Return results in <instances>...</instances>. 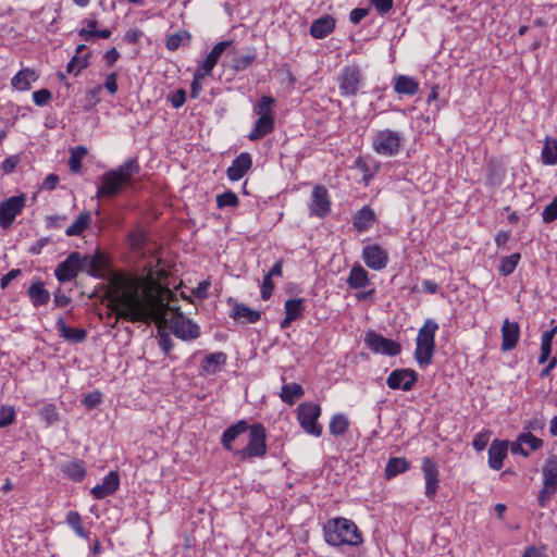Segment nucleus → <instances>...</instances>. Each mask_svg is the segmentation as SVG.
Here are the masks:
<instances>
[{
	"mask_svg": "<svg viewBox=\"0 0 557 557\" xmlns=\"http://www.w3.org/2000/svg\"><path fill=\"white\" fill-rule=\"evenodd\" d=\"M175 297L168 287L140 277H126L111 296L110 308L117 320L145 324L165 322L169 310L176 315L181 312L178 307L170 306Z\"/></svg>",
	"mask_w": 557,
	"mask_h": 557,
	"instance_id": "obj_1",
	"label": "nucleus"
},
{
	"mask_svg": "<svg viewBox=\"0 0 557 557\" xmlns=\"http://www.w3.org/2000/svg\"><path fill=\"white\" fill-rule=\"evenodd\" d=\"M140 171L138 159L132 157L126 159L115 169L104 172L101 183L97 187V198H113L120 195L126 186L132 185L133 178Z\"/></svg>",
	"mask_w": 557,
	"mask_h": 557,
	"instance_id": "obj_2",
	"label": "nucleus"
},
{
	"mask_svg": "<svg viewBox=\"0 0 557 557\" xmlns=\"http://www.w3.org/2000/svg\"><path fill=\"white\" fill-rule=\"evenodd\" d=\"M325 542L331 546H359L363 539L357 524L346 518H334L323 527Z\"/></svg>",
	"mask_w": 557,
	"mask_h": 557,
	"instance_id": "obj_3",
	"label": "nucleus"
},
{
	"mask_svg": "<svg viewBox=\"0 0 557 557\" xmlns=\"http://www.w3.org/2000/svg\"><path fill=\"white\" fill-rule=\"evenodd\" d=\"M437 330L438 324L433 319H426L418 331L414 359L421 368L432 362L435 352V334Z\"/></svg>",
	"mask_w": 557,
	"mask_h": 557,
	"instance_id": "obj_4",
	"label": "nucleus"
},
{
	"mask_svg": "<svg viewBox=\"0 0 557 557\" xmlns=\"http://www.w3.org/2000/svg\"><path fill=\"white\" fill-rule=\"evenodd\" d=\"M404 140L401 132L389 128L380 129L372 136V149L380 156L395 157L400 152Z\"/></svg>",
	"mask_w": 557,
	"mask_h": 557,
	"instance_id": "obj_5",
	"label": "nucleus"
},
{
	"mask_svg": "<svg viewBox=\"0 0 557 557\" xmlns=\"http://www.w3.org/2000/svg\"><path fill=\"white\" fill-rule=\"evenodd\" d=\"M249 428L248 444L234 453L240 460L263 458L268 451L265 428L261 423H253Z\"/></svg>",
	"mask_w": 557,
	"mask_h": 557,
	"instance_id": "obj_6",
	"label": "nucleus"
},
{
	"mask_svg": "<svg viewBox=\"0 0 557 557\" xmlns=\"http://www.w3.org/2000/svg\"><path fill=\"white\" fill-rule=\"evenodd\" d=\"M321 416V407L313 403H301L297 407V420L300 428L308 434L319 437L323 428L318 423Z\"/></svg>",
	"mask_w": 557,
	"mask_h": 557,
	"instance_id": "obj_7",
	"label": "nucleus"
},
{
	"mask_svg": "<svg viewBox=\"0 0 557 557\" xmlns=\"http://www.w3.org/2000/svg\"><path fill=\"white\" fill-rule=\"evenodd\" d=\"M363 76L359 66L346 65L342 69L338 77L339 94L343 97H355L362 85Z\"/></svg>",
	"mask_w": 557,
	"mask_h": 557,
	"instance_id": "obj_8",
	"label": "nucleus"
},
{
	"mask_svg": "<svg viewBox=\"0 0 557 557\" xmlns=\"http://www.w3.org/2000/svg\"><path fill=\"white\" fill-rule=\"evenodd\" d=\"M364 343L368 348L374 354H382L389 357H395L400 354L401 346L399 343L386 338L383 335L369 331L366 333Z\"/></svg>",
	"mask_w": 557,
	"mask_h": 557,
	"instance_id": "obj_9",
	"label": "nucleus"
},
{
	"mask_svg": "<svg viewBox=\"0 0 557 557\" xmlns=\"http://www.w3.org/2000/svg\"><path fill=\"white\" fill-rule=\"evenodd\" d=\"M26 203V195L12 196L0 202V227L8 230L15 218L22 213Z\"/></svg>",
	"mask_w": 557,
	"mask_h": 557,
	"instance_id": "obj_10",
	"label": "nucleus"
},
{
	"mask_svg": "<svg viewBox=\"0 0 557 557\" xmlns=\"http://www.w3.org/2000/svg\"><path fill=\"white\" fill-rule=\"evenodd\" d=\"M171 330L173 334L183 341H193L200 336V326L193 320L185 318L178 312L171 321Z\"/></svg>",
	"mask_w": 557,
	"mask_h": 557,
	"instance_id": "obj_11",
	"label": "nucleus"
},
{
	"mask_svg": "<svg viewBox=\"0 0 557 557\" xmlns=\"http://www.w3.org/2000/svg\"><path fill=\"white\" fill-rule=\"evenodd\" d=\"M418 381V373L413 369H395L386 379L391 389L411 391Z\"/></svg>",
	"mask_w": 557,
	"mask_h": 557,
	"instance_id": "obj_12",
	"label": "nucleus"
},
{
	"mask_svg": "<svg viewBox=\"0 0 557 557\" xmlns=\"http://www.w3.org/2000/svg\"><path fill=\"white\" fill-rule=\"evenodd\" d=\"M82 271V255L74 251L55 268L54 276L59 282L64 283L75 278Z\"/></svg>",
	"mask_w": 557,
	"mask_h": 557,
	"instance_id": "obj_13",
	"label": "nucleus"
},
{
	"mask_svg": "<svg viewBox=\"0 0 557 557\" xmlns=\"http://www.w3.org/2000/svg\"><path fill=\"white\" fill-rule=\"evenodd\" d=\"M361 257L366 265L374 271L385 269L389 261L387 251L377 244L364 246Z\"/></svg>",
	"mask_w": 557,
	"mask_h": 557,
	"instance_id": "obj_14",
	"label": "nucleus"
},
{
	"mask_svg": "<svg viewBox=\"0 0 557 557\" xmlns=\"http://www.w3.org/2000/svg\"><path fill=\"white\" fill-rule=\"evenodd\" d=\"M421 469L425 481V496L432 500L434 499L440 486V471L437 463L430 457L422 458Z\"/></svg>",
	"mask_w": 557,
	"mask_h": 557,
	"instance_id": "obj_15",
	"label": "nucleus"
},
{
	"mask_svg": "<svg viewBox=\"0 0 557 557\" xmlns=\"http://www.w3.org/2000/svg\"><path fill=\"white\" fill-rule=\"evenodd\" d=\"M310 215L325 218L331 211V201L327 189L322 185H315L311 193L309 205Z\"/></svg>",
	"mask_w": 557,
	"mask_h": 557,
	"instance_id": "obj_16",
	"label": "nucleus"
},
{
	"mask_svg": "<svg viewBox=\"0 0 557 557\" xmlns=\"http://www.w3.org/2000/svg\"><path fill=\"white\" fill-rule=\"evenodd\" d=\"M109 268L108 257L96 251L94 255L82 256V269L92 276H100Z\"/></svg>",
	"mask_w": 557,
	"mask_h": 557,
	"instance_id": "obj_17",
	"label": "nucleus"
},
{
	"mask_svg": "<svg viewBox=\"0 0 557 557\" xmlns=\"http://www.w3.org/2000/svg\"><path fill=\"white\" fill-rule=\"evenodd\" d=\"M120 486V476L116 471H110L100 484H97L90 490V494L96 499H103L113 495Z\"/></svg>",
	"mask_w": 557,
	"mask_h": 557,
	"instance_id": "obj_18",
	"label": "nucleus"
},
{
	"mask_svg": "<svg viewBox=\"0 0 557 557\" xmlns=\"http://www.w3.org/2000/svg\"><path fill=\"white\" fill-rule=\"evenodd\" d=\"M252 166V158L248 152L239 153L226 170L230 181L237 182L242 180Z\"/></svg>",
	"mask_w": 557,
	"mask_h": 557,
	"instance_id": "obj_19",
	"label": "nucleus"
},
{
	"mask_svg": "<svg viewBox=\"0 0 557 557\" xmlns=\"http://www.w3.org/2000/svg\"><path fill=\"white\" fill-rule=\"evenodd\" d=\"M502 332V350L509 351L516 348L520 338V326L517 322L508 319L503 321Z\"/></svg>",
	"mask_w": 557,
	"mask_h": 557,
	"instance_id": "obj_20",
	"label": "nucleus"
},
{
	"mask_svg": "<svg viewBox=\"0 0 557 557\" xmlns=\"http://www.w3.org/2000/svg\"><path fill=\"white\" fill-rule=\"evenodd\" d=\"M507 442L494 440L488 448V466L493 470L503 468L504 459L507 456Z\"/></svg>",
	"mask_w": 557,
	"mask_h": 557,
	"instance_id": "obj_21",
	"label": "nucleus"
},
{
	"mask_svg": "<svg viewBox=\"0 0 557 557\" xmlns=\"http://www.w3.org/2000/svg\"><path fill=\"white\" fill-rule=\"evenodd\" d=\"M227 360V355L223 351L209 354L201 361L200 370L203 374L212 375L221 371Z\"/></svg>",
	"mask_w": 557,
	"mask_h": 557,
	"instance_id": "obj_22",
	"label": "nucleus"
},
{
	"mask_svg": "<svg viewBox=\"0 0 557 557\" xmlns=\"http://www.w3.org/2000/svg\"><path fill=\"white\" fill-rule=\"evenodd\" d=\"M59 336L71 343H83L87 337V332L84 329H74L65 323L64 318H58L55 322Z\"/></svg>",
	"mask_w": 557,
	"mask_h": 557,
	"instance_id": "obj_23",
	"label": "nucleus"
},
{
	"mask_svg": "<svg viewBox=\"0 0 557 557\" xmlns=\"http://www.w3.org/2000/svg\"><path fill=\"white\" fill-rule=\"evenodd\" d=\"M335 28V20L331 15H323L314 20L310 26L309 33L315 39H323Z\"/></svg>",
	"mask_w": 557,
	"mask_h": 557,
	"instance_id": "obj_24",
	"label": "nucleus"
},
{
	"mask_svg": "<svg viewBox=\"0 0 557 557\" xmlns=\"http://www.w3.org/2000/svg\"><path fill=\"white\" fill-rule=\"evenodd\" d=\"M249 423L246 420H239L235 424L230 425L222 434V446L231 451L233 442L242 434L248 431Z\"/></svg>",
	"mask_w": 557,
	"mask_h": 557,
	"instance_id": "obj_25",
	"label": "nucleus"
},
{
	"mask_svg": "<svg viewBox=\"0 0 557 557\" xmlns=\"http://www.w3.org/2000/svg\"><path fill=\"white\" fill-rule=\"evenodd\" d=\"M232 41H219L211 51L208 53L202 64L198 67L203 72V74L211 75L212 70L216 65L222 53L226 50L228 46H231Z\"/></svg>",
	"mask_w": 557,
	"mask_h": 557,
	"instance_id": "obj_26",
	"label": "nucleus"
},
{
	"mask_svg": "<svg viewBox=\"0 0 557 557\" xmlns=\"http://www.w3.org/2000/svg\"><path fill=\"white\" fill-rule=\"evenodd\" d=\"M346 282L352 289L366 288L370 284L369 273L361 264L355 263Z\"/></svg>",
	"mask_w": 557,
	"mask_h": 557,
	"instance_id": "obj_27",
	"label": "nucleus"
},
{
	"mask_svg": "<svg viewBox=\"0 0 557 557\" xmlns=\"http://www.w3.org/2000/svg\"><path fill=\"white\" fill-rule=\"evenodd\" d=\"M274 129V114L271 115H259L255 123V127L248 135L249 140H258Z\"/></svg>",
	"mask_w": 557,
	"mask_h": 557,
	"instance_id": "obj_28",
	"label": "nucleus"
},
{
	"mask_svg": "<svg viewBox=\"0 0 557 557\" xmlns=\"http://www.w3.org/2000/svg\"><path fill=\"white\" fill-rule=\"evenodd\" d=\"M27 296L34 307L47 305L50 300V293L45 288L41 280L35 281L27 289Z\"/></svg>",
	"mask_w": 557,
	"mask_h": 557,
	"instance_id": "obj_29",
	"label": "nucleus"
},
{
	"mask_svg": "<svg viewBox=\"0 0 557 557\" xmlns=\"http://www.w3.org/2000/svg\"><path fill=\"white\" fill-rule=\"evenodd\" d=\"M393 88L399 95L413 96L419 91V83L413 77L397 75L394 77Z\"/></svg>",
	"mask_w": 557,
	"mask_h": 557,
	"instance_id": "obj_30",
	"label": "nucleus"
},
{
	"mask_svg": "<svg viewBox=\"0 0 557 557\" xmlns=\"http://www.w3.org/2000/svg\"><path fill=\"white\" fill-rule=\"evenodd\" d=\"M375 222V213L369 206H363L354 215L352 224L359 232L369 231Z\"/></svg>",
	"mask_w": 557,
	"mask_h": 557,
	"instance_id": "obj_31",
	"label": "nucleus"
},
{
	"mask_svg": "<svg viewBox=\"0 0 557 557\" xmlns=\"http://www.w3.org/2000/svg\"><path fill=\"white\" fill-rule=\"evenodd\" d=\"M38 79V74L32 69H24L16 73L12 79L13 88L25 91L28 90L34 82Z\"/></svg>",
	"mask_w": 557,
	"mask_h": 557,
	"instance_id": "obj_32",
	"label": "nucleus"
},
{
	"mask_svg": "<svg viewBox=\"0 0 557 557\" xmlns=\"http://www.w3.org/2000/svg\"><path fill=\"white\" fill-rule=\"evenodd\" d=\"M261 313L246 306L245 304H235L231 318L242 320L244 323H256L260 320Z\"/></svg>",
	"mask_w": 557,
	"mask_h": 557,
	"instance_id": "obj_33",
	"label": "nucleus"
},
{
	"mask_svg": "<svg viewBox=\"0 0 557 557\" xmlns=\"http://www.w3.org/2000/svg\"><path fill=\"white\" fill-rule=\"evenodd\" d=\"M543 484L557 490V455L549 456L545 462Z\"/></svg>",
	"mask_w": 557,
	"mask_h": 557,
	"instance_id": "obj_34",
	"label": "nucleus"
},
{
	"mask_svg": "<svg viewBox=\"0 0 557 557\" xmlns=\"http://www.w3.org/2000/svg\"><path fill=\"white\" fill-rule=\"evenodd\" d=\"M541 160L545 165H555L557 163V138L545 137Z\"/></svg>",
	"mask_w": 557,
	"mask_h": 557,
	"instance_id": "obj_35",
	"label": "nucleus"
},
{
	"mask_svg": "<svg viewBox=\"0 0 557 557\" xmlns=\"http://www.w3.org/2000/svg\"><path fill=\"white\" fill-rule=\"evenodd\" d=\"M62 472L74 482H82L86 476V469L83 461L74 460L62 466Z\"/></svg>",
	"mask_w": 557,
	"mask_h": 557,
	"instance_id": "obj_36",
	"label": "nucleus"
},
{
	"mask_svg": "<svg viewBox=\"0 0 557 557\" xmlns=\"http://www.w3.org/2000/svg\"><path fill=\"white\" fill-rule=\"evenodd\" d=\"M409 461L404 457H392L385 467V478L387 480L406 472L409 469Z\"/></svg>",
	"mask_w": 557,
	"mask_h": 557,
	"instance_id": "obj_37",
	"label": "nucleus"
},
{
	"mask_svg": "<svg viewBox=\"0 0 557 557\" xmlns=\"http://www.w3.org/2000/svg\"><path fill=\"white\" fill-rule=\"evenodd\" d=\"M304 388L297 383L284 384L280 394L281 399L287 405H294L296 399L304 396Z\"/></svg>",
	"mask_w": 557,
	"mask_h": 557,
	"instance_id": "obj_38",
	"label": "nucleus"
},
{
	"mask_svg": "<svg viewBox=\"0 0 557 557\" xmlns=\"http://www.w3.org/2000/svg\"><path fill=\"white\" fill-rule=\"evenodd\" d=\"M65 521L67 525L75 532V534L82 539H88L89 531L83 527V519L79 512L69 511L66 513Z\"/></svg>",
	"mask_w": 557,
	"mask_h": 557,
	"instance_id": "obj_39",
	"label": "nucleus"
},
{
	"mask_svg": "<svg viewBox=\"0 0 557 557\" xmlns=\"http://www.w3.org/2000/svg\"><path fill=\"white\" fill-rule=\"evenodd\" d=\"M349 428V420L344 413H336L331 418L329 430L334 436L344 435Z\"/></svg>",
	"mask_w": 557,
	"mask_h": 557,
	"instance_id": "obj_40",
	"label": "nucleus"
},
{
	"mask_svg": "<svg viewBox=\"0 0 557 557\" xmlns=\"http://www.w3.org/2000/svg\"><path fill=\"white\" fill-rule=\"evenodd\" d=\"M90 213L84 212L81 213L76 220L65 230V234L67 236H78L81 235L90 223Z\"/></svg>",
	"mask_w": 557,
	"mask_h": 557,
	"instance_id": "obj_41",
	"label": "nucleus"
},
{
	"mask_svg": "<svg viewBox=\"0 0 557 557\" xmlns=\"http://www.w3.org/2000/svg\"><path fill=\"white\" fill-rule=\"evenodd\" d=\"M285 314L289 315L294 320H297L304 315L305 312V300L302 298L287 299L284 304Z\"/></svg>",
	"mask_w": 557,
	"mask_h": 557,
	"instance_id": "obj_42",
	"label": "nucleus"
},
{
	"mask_svg": "<svg viewBox=\"0 0 557 557\" xmlns=\"http://www.w3.org/2000/svg\"><path fill=\"white\" fill-rule=\"evenodd\" d=\"M520 259H521V255L518 252H515L510 256L504 257L500 260V264L498 267L499 273L504 276H508L511 273H513Z\"/></svg>",
	"mask_w": 557,
	"mask_h": 557,
	"instance_id": "obj_43",
	"label": "nucleus"
},
{
	"mask_svg": "<svg viewBox=\"0 0 557 557\" xmlns=\"http://www.w3.org/2000/svg\"><path fill=\"white\" fill-rule=\"evenodd\" d=\"M256 58H257L256 49L251 48L248 50L247 53L240 54L234 59L233 69L236 72L245 71L255 62Z\"/></svg>",
	"mask_w": 557,
	"mask_h": 557,
	"instance_id": "obj_44",
	"label": "nucleus"
},
{
	"mask_svg": "<svg viewBox=\"0 0 557 557\" xmlns=\"http://www.w3.org/2000/svg\"><path fill=\"white\" fill-rule=\"evenodd\" d=\"M90 52L85 53L83 57L74 55L66 65V72L77 76L82 70L89 65Z\"/></svg>",
	"mask_w": 557,
	"mask_h": 557,
	"instance_id": "obj_45",
	"label": "nucleus"
},
{
	"mask_svg": "<svg viewBox=\"0 0 557 557\" xmlns=\"http://www.w3.org/2000/svg\"><path fill=\"white\" fill-rule=\"evenodd\" d=\"M87 154V149L83 146H77L71 151L69 159V168L72 172L76 173L82 168V161Z\"/></svg>",
	"mask_w": 557,
	"mask_h": 557,
	"instance_id": "obj_46",
	"label": "nucleus"
},
{
	"mask_svg": "<svg viewBox=\"0 0 557 557\" xmlns=\"http://www.w3.org/2000/svg\"><path fill=\"white\" fill-rule=\"evenodd\" d=\"M238 203V196L232 190H226L216 196V207L219 209H223L225 207H237Z\"/></svg>",
	"mask_w": 557,
	"mask_h": 557,
	"instance_id": "obj_47",
	"label": "nucleus"
},
{
	"mask_svg": "<svg viewBox=\"0 0 557 557\" xmlns=\"http://www.w3.org/2000/svg\"><path fill=\"white\" fill-rule=\"evenodd\" d=\"M275 99L271 96H262L255 107V111L258 115H271L273 112V104Z\"/></svg>",
	"mask_w": 557,
	"mask_h": 557,
	"instance_id": "obj_48",
	"label": "nucleus"
},
{
	"mask_svg": "<svg viewBox=\"0 0 557 557\" xmlns=\"http://www.w3.org/2000/svg\"><path fill=\"white\" fill-rule=\"evenodd\" d=\"M40 418L51 425L59 420L57 407L53 404H47L39 410Z\"/></svg>",
	"mask_w": 557,
	"mask_h": 557,
	"instance_id": "obj_49",
	"label": "nucleus"
},
{
	"mask_svg": "<svg viewBox=\"0 0 557 557\" xmlns=\"http://www.w3.org/2000/svg\"><path fill=\"white\" fill-rule=\"evenodd\" d=\"M158 344L161 350L166 355L170 356V352L172 348L174 347V343L171 338V336L163 330V327H158Z\"/></svg>",
	"mask_w": 557,
	"mask_h": 557,
	"instance_id": "obj_50",
	"label": "nucleus"
},
{
	"mask_svg": "<svg viewBox=\"0 0 557 557\" xmlns=\"http://www.w3.org/2000/svg\"><path fill=\"white\" fill-rule=\"evenodd\" d=\"M189 38H190V36L187 32L175 33L166 39L165 47L170 51H175L183 44L184 39L189 40Z\"/></svg>",
	"mask_w": 557,
	"mask_h": 557,
	"instance_id": "obj_51",
	"label": "nucleus"
},
{
	"mask_svg": "<svg viewBox=\"0 0 557 557\" xmlns=\"http://www.w3.org/2000/svg\"><path fill=\"white\" fill-rule=\"evenodd\" d=\"M209 76L208 74H203V72L199 69H197L194 73V78L190 84V97L196 99L199 97V94L202 89L201 81L205 79V77Z\"/></svg>",
	"mask_w": 557,
	"mask_h": 557,
	"instance_id": "obj_52",
	"label": "nucleus"
},
{
	"mask_svg": "<svg viewBox=\"0 0 557 557\" xmlns=\"http://www.w3.org/2000/svg\"><path fill=\"white\" fill-rule=\"evenodd\" d=\"M111 34L112 33L110 29H101V30H88L85 28L78 29V36L85 41H90L94 37H100V38L107 39L111 36Z\"/></svg>",
	"mask_w": 557,
	"mask_h": 557,
	"instance_id": "obj_53",
	"label": "nucleus"
},
{
	"mask_svg": "<svg viewBox=\"0 0 557 557\" xmlns=\"http://www.w3.org/2000/svg\"><path fill=\"white\" fill-rule=\"evenodd\" d=\"M15 410L12 407L0 408V429L11 425L15 421Z\"/></svg>",
	"mask_w": 557,
	"mask_h": 557,
	"instance_id": "obj_54",
	"label": "nucleus"
},
{
	"mask_svg": "<svg viewBox=\"0 0 557 557\" xmlns=\"http://www.w3.org/2000/svg\"><path fill=\"white\" fill-rule=\"evenodd\" d=\"M542 218L545 223H552L557 219V196L544 208Z\"/></svg>",
	"mask_w": 557,
	"mask_h": 557,
	"instance_id": "obj_55",
	"label": "nucleus"
},
{
	"mask_svg": "<svg viewBox=\"0 0 557 557\" xmlns=\"http://www.w3.org/2000/svg\"><path fill=\"white\" fill-rule=\"evenodd\" d=\"M519 441L528 445L532 450H536L543 446V441L530 432L520 434Z\"/></svg>",
	"mask_w": 557,
	"mask_h": 557,
	"instance_id": "obj_56",
	"label": "nucleus"
},
{
	"mask_svg": "<svg viewBox=\"0 0 557 557\" xmlns=\"http://www.w3.org/2000/svg\"><path fill=\"white\" fill-rule=\"evenodd\" d=\"M117 77L119 75L116 72H111L106 76L103 85H101L102 89L104 88L111 96H114L117 92Z\"/></svg>",
	"mask_w": 557,
	"mask_h": 557,
	"instance_id": "obj_57",
	"label": "nucleus"
},
{
	"mask_svg": "<svg viewBox=\"0 0 557 557\" xmlns=\"http://www.w3.org/2000/svg\"><path fill=\"white\" fill-rule=\"evenodd\" d=\"M82 403L87 409H94L102 403V394L99 391H94L87 394Z\"/></svg>",
	"mask_w": 557,
	"mask_h": 557,
	"instance_id": "obj_58",
	"label": "nucleus"
},
{
	"mask_svg": "<svg viewBox=\"0 0 557 557\" xmlns=\"http://www.w3.org/2000/svg\"><path fill=\"white\" fill-rule=\"evenodd\" d=\"M490 436H491L490 431H483V432L478 433L472 441L473 448L476 451L483 450L488 444Z\"/></svg>",
	"mask_w": 557,
	"mask_h": 557,
	"instance_id": "obj_59",
	"label": "nucleus"
},
{
	"mask_svg": "<svg viewBox=\"0 0 557 557\" xmlns=\"http://www.w3.org/2000/svg\"><path fill=\"white\" fill-rule=\"evenodd\" d=\"M556 492H557V490L543 484L542 490L540 491L539 496H537L539 506L542 508L547 507L550 497Z\"/></svg>",
	"mask_w": 557,
	"mask_h": 557,
	"instance_id": "obj_60",
	"label": "nucleus"
},
{
	"mask_svg": "<svg viewBox=\"0 0 557 557\" xmlns=\"http://www.w3.org/2000/svg\"><path fill=\"white\" fill-rule=\"evenodd\" d=\"M52 98V94L50 90L42 88L33 92V101L36 106L42 107L46 106L49 100Z\"/></svg>",
	"mask_w": 557,
	"mask_h": 557,
	"instance_id": "obj_61",
	"label": "nucleus"
},
{
	"mask_svg": "<svg viewBox=\"0 0 557 557\" xmlns=\"http://www.w3.org/2000/svg\"><path fill=\"white\" fill-rule=\"evenodd\" d=\"M380 15L387 14L393 9V0H370Z\"/></svg>",
	"mask_w": 557,
	"mask_h": 557,
	"instance_id": "obj_62",
	"label": "nucleus"
},
{
	"mask_svg": "<svg viewBox=\"0 0 557 557\" xmlns=\"http://www.w3.org/2000/svg\"><path fill=\"white\" fill-rule=\"evenodd\" d=\"M128 240H129V246L134 250H140L145 245L146 237H145V234L141 232H134L129 235Z\"/></svg>",
	"mask_w": 557,
	"mask_h": 557,
	"instance_id": "obj_63",
	"label": "nucleus"
},
{
	"mask_svg": "<svg viewBox=\"0 0 557 557\" xmlns=\"http://www.w3.org/2000/svg\"><path fill=\"white\" fill-rule=\"evenodd\" d=\"M20 161H21L20 156H17V154L10 156L3 160L2 164H1V169L7 174L12 173L15 170V168L17 166V164L20 163Z\"/></svg>",
	"mask_w": 557,
	"mask_h": 557,
	"instance_id": "obj_64",
	"label": "nucleus"
}]
</instances>
